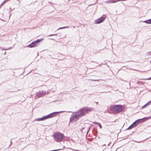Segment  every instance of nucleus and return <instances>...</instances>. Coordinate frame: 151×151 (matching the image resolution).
<instances>
[{
  "label": "nucleus",
  "instance_id": "obj_1",
  "mask_svg": "<svg viewBox=\"0 0 151 151\" xmlns=\"http://www.w3.org/2000/svg\"><path fill=\"white\" fill-rule=\"evenodd\" d=\"M94 109L93 108L84 107L81 109L76 113L72 114L70 118V121L71 122H75L82 116H84L86 113L93 111Z\"/></svg>",
  "mask_w": 151,
  "mask_h": 151
},
{
  "label": "nucleus",
  "instance_id": "obj_2",
  "mask_svg": "<svg viewBox=\"0 0 151 151\" xmlns=\"http://www.w3.org/2000/svg\"><path fill=\"white\" fill-rule=\"evenodd\" d=\"M151 119V117H145L140 119H139L134 122L128 128V129H131L133 127L136 126L139 123H142L146 120Z\"/></svg>",
  "mask_w": 151,
  "mask_h": 151
},
{
  "label": "nucleus",
  "instance_id": "obj_3",
  "mask_svg": "<svg viewBox=\"0 0 151 151\" xmlns=\"http://www.w3.org/2000/svg\"><path fill=\"white\" fill-rule=\"evenodd\" d=\"M54 139L56 142L63 141L64 135L63 134L60 132H56L53 135Z\"/></svg>",
  "mask_w": 151,
  "mask_h": 151
},
{
  "label": "nucleus",
  "instance_id": "obj_4",
  "mask_svg": "<svg viewBox=\"0 0 151 151\" xmlns=\"http://www.w3.org/2000/svg\"><path fill=\"white\" fill-rule=\"evenodd\" d=\"M63 111H60L58 112H54L51 114H50L48 115L44 116L43 117L37 118L35 119L34 121H42L46 119H47L48 118H52L54 116V114L58 113H61Z\"/></svg>",
  "mask_w": 151,
  "mask_h": 151
},
{
  "label": "nucleus",
  "instance_id": "obj_5",
  "mask_svg": "<svg viewBox=\"0 0 151 151\" xmlns=\"http://www.w3.org/2000/svg\"><path fill=\"white\" fill-rule=\"evenodd\" d=\"M111 109L115 112H120L122 110V106L116 105L112 106Z\"/></svg>",
  "mask_w": 151,
  "mask_h": 151
},
{
  "label": "nucleus",
  "instance_id": "obj_6",
  "mask_svg": "<svg viewBox=\"0 0 151 151\" xmlns=\"http://www.w3.org/2000/svg\"><path fill=\"white\" fill-rule=\"evenodd\" d=\"M106 16L105 15H103L100 18H99L96 20L95 21V24H98L103 22L105 19L106 18Z\"/></svg>",
  "mask_w": 151,
  "mask_h": 151
},
{
  "label": "nucleus",
  "instance_id": "obj_7",
  "mask_svg": "<svg viewBox=\"0 0 151 151\" xmlns=\"http://www.w3.org/2000/svg\"><path fill=\"white\" fill-rule=\"evenodd\" d=\"M41 40L38 39L36 41H35L34 42H32L31 44L27 46V47H33L36 46L37 44L41 41Z\"/></svg>",
  "mask_w": 151,
  "mask_h": 151
},
{
  "label": "nucleus",
  "instance_id": "obj_8",
  "mask_svg": "<svg viewBox=\"0 0 151 151\" xmlns=\"http://www.w3.org/2000/svg\"><path fill=\"white\" fill-rule=\"evenodd\" d=\"M45 92L44 91H40L37 92L36 95L37 98H39L45 94Z\"/></svg>",
  "mask_w": 151,
  "mask_h": 151
},
{
  "label": "nucleus",
  "instance_id": "obj_9",
  "mask_svg": "<svg viewBox=\"0 0 151 151\" xmlns=\"http://www.w3.org/2000/svg\"><path fill=\"white\" fill-rule=\"evenodd\" d=\"M143 22H145L147 24H151V19L144 21Z\"/></svg>",
  "mask_w": 151,
  "mask_h": 151
},
{
  "label": "nucleus",
  "instance_id": "obj_10",
  "mask_svg": "<svg viewBox=\"0 0 151 151\" xmlns=\"http://www.w3.org/2000/svg\"><path fill=\"white\" fill-rule=\"evenodd\" d=\"M93 123L96 124H98L100 129H101L102 128V126L100 123L96 122H93Z\"/></svg>",
  "mask_w": 151,
  "mask_h": 151
},
{
  "label": "nucleus",
  "instance_id": "obj_11",
  "mask_svg": "<svg viewBox=\"0 0 151 151\" xmlns=\"http://www.w3.org/2000/svg\"><path fill=\"white\" fill-rule=\"evenodd\" d=\"M69 27V26L64 27H60L59 28H58L57 29V30H58L60 29H65V28H68Z\"/></svg>",
  "mask_w": 151,
  "mask_h": 151
},
{
  "label": "nucleus",
  "instance_id": "obj_12",
  "mask_svg": "<svg viewBox=\"0 0 151 151\" xmlns=\"http://www.w3.org/2000/svg\"><path fill=\"white\" fill-rule=\"evenodd\" d=\"M150 103H151V101H150L149 102H148V103H147V104H145V105H144L143 107V108H144V107H145L146 106V105H149L150 104Z\"/></svg>",
  "mask_w": 151,
  "mask_h": 151
},
{
  "label": "nucleus",
  "instance_id": "obj_13",
  "mask_svg": "<svg viewBox=\"0 0 151 151\" xmlns=\"http://www.w3.org/2000/svg\"><path fill=\"white\" fill-rule=\"evenodd\" d=\"M137 84H144V83L142 81H138L137 82Z\"/></svg>",
  "mask_w": 151,
  "mask_h": 151
},
{
  "label": "nucleus",
  "instance_id": "obj_14",
  "mask_svg": "<svg viewBox=\"0 0 151 151\" xmlns=\"http://www.w3.org/2000/svg\"><path fill=\"white\" fill-rule=\"evenodd\" d=\"M57 35V34H51L50 35H48L47 37L48 36H56Z\"/></svg>",
  "mask_w": 151,
  "mask_h": 151
},
{
  "label": "nucleus",
  "instance_id": "obj_15",
  "mask_svg": "<svg viewBox=\"0 0 151 151\" xmlns=\"http://www.w3.org/2000/svg\"><path fill=\"white\" fill-rule=\"evenodd\" d=\"M143 80H151V77H150L148 78H147V79H143Z\"/></svg>",
  "mask_w": 151,
  "mask_h": 151
},
{
  "label": "nucleus",
  "instance_id": "obj_16",
  "mask_svg": "<svg viewBox=\"0 0 151 151\" xmlns=\"http://www.w3.org/2000/svg\"><path fill=\"white\" fill-rule=\"evenodd\" d=\"M2 50H8V48L7 49H2Z\"/></svg>",
  "mask_w": 151,
  "mask_h": 151
},
{
  "label": "nucleus",
  "instance_id": "obj_17",
  "mask_svg": "<svg viewBox=\"0 0 151 151\" xmlns=\"http://www.w3.org/2000/svg\"><path fill=\"white\" fill-rule=\"evenodd\" d=\"M12 47H9V48H8V50H11V49H12Z\"/></svg>",
  "mask_w": 151,
  "mask_h": 151
},
{
  "label": "nucleus",
  "instance_id": "obj_18",
  "mask_svg": "<svg viewBox=\"0 0 151 151\" xmlns=\"http://www.w3.org/2000/svg\"><path fill=\"white\" fill-rule=\"evenodd\" d=\"M9 1V0H5L4 2V3H5L7 1Z\"/></svg>",
  "mask_w": 151,
  "mask_h": 151
},
{
  "label": "nucleus",
  "instance_id": "obj_19",
  "mask_svg": "<svg viewBox=\"0 0 151 151\" xmlns=\"http://www.w3.org/2000/svg\"><path fill=\"white\" fill-rule=\"evenodd\" d=\"M84 128H84V127H83V128L82 129H81V131H82V130H83V129H84Z\"/></svg>",
  "mask_w": 151,
  "mask_h": 151
},
{
  "label": "nucleus",
  "instance_id": "obj_20",
  "mask_svg": "<svg viewBox=\"0 0 151 151\" xmlns=\"http://www.w3.org/2000/svg\"><path fill=\"white\" fill-rule=\"evenodd\" d=\"M88 129V131H87V133H88V132L89 131V129Z\"/></svg>",
  "mask_w": 151,
  "mask_h": 151
},
{
  "label": "nucleus",
  "instance_id": "obj_21",
  "mask_svg": "<svg viewBox=\"0 0 151 151\" xmlns=\"http://www.w3.org/2000/svg\"><path fill=\"white\" fill-rule=\"evenodd\" d=\"M75 150V151H79V150Z\"/></svg>",
  "mask_w": 151,
  "mask_h": 151
},
{
  "label": "nucleus",
  "instance_id": "obj_22",
  "mask_svg": "<svg viewBox=\"0 0 151 151\" xmlns=\"http://www.w3.org/2000/svg\"><path fill=\"white\" fill-rule=\"evenodd\" d=\"M6 52H5V53H4V55H5V54H6Z\"/></svg>",
  "mask_w": 151,
  "mask_h": 151
},
{
  "label": "nucleus",
  "instance_id": "obj_23",
  "mask_svg": "<svg viewBox=\"0 0 151 151\" xmlns=\"http://www.w3.org/2000/svg\"><path fill=\"white\" fill-rule=\"evenodd\" d=\"M96 104H98V102H96Z\"/></svg>",
  "mask_w": 151,
  "mask_h": 151
},
{
  "label": "nucleus",
  "instance_id": "obj_24",
  "mask_svg": "<svg viewBox=\"0 0 151 151\" xmlns=\"http://www.w3.org/2000/svg\"><path fill=\"white\" fill-rule=\"evenodd\" d=\"M73 28H75V27H73Z\"/></svg>",
  "mask_w": 151,
  "mask_h": 151
}]
</instances>
